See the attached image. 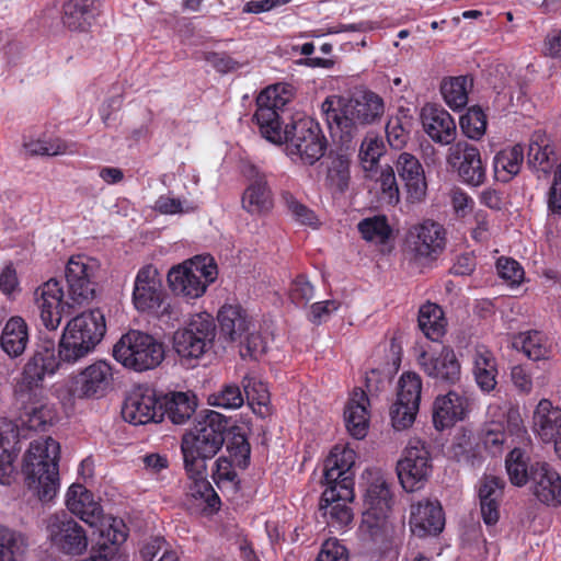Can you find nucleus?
Listing matches in <instances>:
<instances>
[{
	"label": "nucleus",
	"mask_w": 561,
	"mask_h": 561,
	"mask_svg": "<svg viewBox=\"0 0 561 561\" xmlns=\"http://www.w3.org/2000/svg\"><path fill=\"white\" fill-rule=\"evenodd\" d=\"M255 104L253 122L262 137L275 145L286 144L287 154L294 162L311 167L324 156L328 140L319 123L300 114L286 117V101L276 88L261 91Z\"/></svg>",
	"instance_id": "1"
},
{
	"label": "nucleus",
	"mask_w": 561,
	"mask_h": 561,
	"mask_svg": "<svg viewBox=\"0 0 561 561\" xmlns=\"http://www.w3.org/2000/svg\"><path fill=\"white\" fill-rule=\"evenodd\" d=\"M228 420L216 411H207L194 428L182 436L181 451L184 469L194 481L193 495L206 503L210 513L220 508L221 501L206 479V460L211 459L225 443Z\"/></svg>",
	"instance_id": "2"
},
{
	"label": "nucleus",
	"mask_w": 561,
	"mask_h": 561,
	"mask_svg": "<svg viewBox=\"0 0 561 561\" xmlns=\"http://www.w3.org/2000/svg\"><path fill=\"white\" fill-rule=\"evenodd\" d=\"M382 96L367 88H356L350 95L331 94L321 103V114L333 135L352 142L360 126L379 124L385 115Z\"/></svg>",
	"instance_id": "3"
},
{
	"label": "nucleus",
	"mask_w": 561,
	"mask_h": 561,
	"mask_svg": "<svg viewBox=\"0 0 561 561\" xmlns=\"http://www.w3.org/2000/svg\"><path fill=\"white\" fill-rule=\"evenodd\" d=\"M59 458L60 445L51 437L32 442L24 456L26 485L43 503L50 502L59 491Z\"/></svg>",
	"instance_id": "4"
},
{
	"label": "nucleus",
	"mask_w": 561,
	"mask_h": 561,
	"mask_svg": "<svg viewBox=\"0 0 561 561\" xmlns=\"http://www.w3.org/2000/svg\"><path fill=\"white\" fill-rule=\"evenodd\" d=\"M106 332L105 317L100 309L84 311L72 318L59 340L62 363L75 364L89 355Z\"/></svg>",
	"instance_id": "5"
},
{
	"label": "nucleus",
	"mask_w": 561,
	"mask_h": 561,
	"mask_svg": "<svg viewBox=\"0 0 561 561\" xmlns=\"http://www.w3.org/2000/svg\"><path fill=\"white\" fill-rule=\"evenodd\" d=\"M62 360L56 354L55 342L49 339L36 344L32 355L23 366L21 377L14 387L16 400L25 402L41 396L46 377H51L59 369Z\"/></svg>",
	"instance_id": "6"
},
{
	"label": "nucleus",
	"mask_w": 561,
	"mask_h": 561,
	"mask_svg": "<svg viewBox=\"0 0 561 561\" xmlns=\"http://www.w3.org/2000/svg\"><path fill=\"white\" fill-rule=\"evenodd\" d=\"M163 343L152 335L129 330L113 347L114 358L124 367L135 371H146L158 367L164 359Z\"/></svg>",
	"instance_id": "7"
},
{
	"label": "nucleus",
	"mask_w": 561,
	"mask_h": 561,
	"mask_svg": "<svg viewBox=\"0 0 561 561\" xmlns=\"http://www.w3.org/2000/svg\"><path fill=\"white\" fill-rule=\"evenodd\" d=\"M217 275V264L210 255H196L173 266L168 273V283L174 295L196 299L206 293Z\"/></svg>",
	"instance_id": "8"
},
{
	"label": "nucleus",
	"mask_w": 561,
	"mask_h": 561,
	"mask_svg": "<svg viewBox=\"0 0 561 561\" xmlns=\"http://www.w3.org/2000/svg\"><path fill=\"white\" fill-rule=\"evenodd\" d=\"M215 336L214 319L208 313H198L174 333L173 346L181 358L197 359L213 346Z\"/></svg>",
	"instance_id": "9"
},
{
	"label": "nucleus",
	"mask_w": 561,
	"mask_h": 561,
	"mask_svg": "<svg viewBox=\"0 0 561 561\" xmlns=\"http://www.w3.org/2000/svg\"><path fill=\"white\" fill-rule=\"evenodd\" d=\"M422 378L413 371L403 373L398 381L397 400L390 408L392 426L398 430L410 427L420 409Z\"/></svg>",
	"instance_id": "10"
},
{
	"label": "nucleus",
	"mask_w": 561,
	"mask_h": 561,
	"mask_svg": "<svg viewBox=\"0 0 561 561\" xmlns=\"http://www.w3.org/2000/svg\"><path fill=\"white\" fill-rule=\"evenodd\" d=\"M46 530L51 545L65 554L78 556L88 547L85 529L67 513L50 515Z\"/></svg>",
	"instance_id": "11"
},
{
	"label": "nucleus",
	"mask_w": 561,
	"mask_h": 561,
	"mask_svg": "<svg viewBox=\"0 0 561 561\" xmlns=\"http://www.w3.org/2000/svg\"><path fill=\"white\" fill-rule=\"evenodd\" d=\"M356 453L344 446H334L324 460L322 483L335 485L345 499H354V472Z\"/></svg>",
	"instance_id": "12"
},
{
	"label": "nucleus",
	"mask_w": 561,
	"mask_h": 561,
	"mask_svg": "<svg viewBox=\"0 0 561 561\" xmlns=\"http://www.w3.org/2000/svg\"><path fill=\"white\" fill-rule=\"evenodd\" d=\"M432 472L428 450L424 445L409 444L403 457L397 463V473L402 488L407 492L422 489Z\"/></svg>",
	"instance_id": "13"
},
{
	"label": "nucleus",
	"mask_w": 561,
	"mask_h": 561,
	"mask_svg": "<svg viewBox=\"0 0 561 561\" xmlns=\"http://www.w3.org/2000/svg\"><path fill=\"white\" fill-rule=\"evenodd\" d=\"M447 162L457 170L461 182L469 186H481L486 181V164L480 150L467 141H458L449 148Z\"/></svg>",
	"instance_id": "14"
},
{
	"label": "nucleus",
	"mask_w": 561,
	"mask_h": 561,
	"mask_svg": "<svg viewBox=\"0 0 561 561\" xmlns=\"http://www.w3.org/2000/svg\"><path fill=\"white\" fill-rule=\"evenodd\" d=\"M34 300L39 310L41 321L49 331L57 330L66 309L75 307L65 296L64 289L56 278H50L37 287Z\"/></svg>",
	"instance_id": "15"
},
{
	"label": "nucleus",
	"mask_w": 561,
	"mask_h": 561,
	"mask_svg": "<svg viewBox=\"0 0 561 561\" xmlns=\"http://www.w3.org/2000/svg\"><path fill=\"white\" fill-rule=\"evenodd\" d=\"M165 298L158 270L149 264L142 266L136 275L133 290V304L140 312L158 313Z\"/></svg>",
	"instance_id": "16"
},
{
	"label": "nucleus",
	"mask_w": 561,
	"mask_h": 561,
	"mask_svg": "<svg viewBox=\"0 0 561 561\" xmlns=\"http://www.w3.org/2000/svg\"><path fill=\"white\" fill-rule=\"evenodd\" d=\"M94 266L84 255H73L69 259L65 277L68 286L67 298L73 306H81L94 297V284L92 277Z\"/></svg>",
	"instance_id": "17"
},
{
	"label": "nucleus",
	"mask_w": 561,
	"mask_h": 561,
	"mask_svg": "<svg viewBox=\"0 0 561 561\" xmlns=\"http://www.w3.org/2000/svg\"><path fill=\"white\" fill-rule=\"evenodd\" d=\"M113 382V370L105 360H98L85 367L71 382V393L80 399L105 396Z\"/></svg>",
	"instance_id": "18"
},
{
	"label": "nucleus",
	"mask_w": 561,
	"mask_h": 561,
	"mask_svg": "<svg viewBox=\"0 0 561 561\" xmlns=\"http://www.w3.org/2000/svg\"><path fill=\"white\" fill-rule=\"evenodd\" d=\"M243 175L249 181L241 199L243 209L251 215L270 213L274 202L266 174L250 163L244 167Z\"/></svg>",
	"instance_id": "19"
},
{
	"label": "nucleus",
	"mask_w": 561,
	"mask_h": 561,
	"mask_svg": "<svg viewBox=\"0 0 561 561\" xmlns=\"http://www.w3.org/2000/svg\"><path fill=\"white\" fill-rule=\"evenodd\" d=\"M417 362L423 371L436 382L455 385L460 379V363L449 346H442L439 351H423Z\"/></svg>",
	"instance_id": "20"
},
{
	"label": "nucleus",
	"mask_w": 561,
	"mask_h": 561,
	"mask_svg": "<svg viewBox=\"0 0 561 561\" xmlns=\"http://www.w3.org/2000/svg\"><path fill=\"white\" fill-rule=\"evenodd\" d=\"M409 525L419 538L437 536L445 527V514L438 500L423 499L411 505Z\"/></svg>",
	"instance_id": "21"
},
{
	"label": "nucleus",
	"mask_w": 561,
	"mask_h": 561,
	"mask_svg": "<svg viewBox=\"0 0 561 561\" xmlns=\"http://www.w3.org/2000/svg\"><path fill=\"white\" fill-rule=\"evenodd\" d=\"M122 416L126 422L134 425L161 422L163 412L160 399L153 391H135L125 399Z\"/></svg>",
	"instance_id": "22"
},
{
	"label": "nucleus",
	"mask_w": 561,
	"mask_h": 561,
	"mask_svg": "<svg viewBox=\"0 0 561 561\" xmlns=\"http://www.w3.org/2000/svg\"><path fill=\"white\" fill-rule=\"evenodd\" d=\"M471 398L466 391L450 390L438 396L433 404V424L436 430L443 431L458 421L465 420L470 411Z\"/></svg>",
	"instance_id": "23"
},
{
	"label": "nucleus",
	"mask_w": 561,
	"mask_h": 561,
	"mask_svg": "<svg viewBox=\"0 0 561 561\" xmlns=\"http://www.w3.org/2000/svg\"><path fill=\"white\" fill-rule=\"evenodd\" d=\"M536 499L548 506L561 505V474L548 462L536 461L530 476Z\"/></svg>",
	"instance_id": "24"
},
{
	"label": "nucleus",
	"mask_w": 561,
	"mask_h": 561,
	"mask_svg": "<svg viewBox=\"0 0 561 561\" xmlns=\"http://www.w3.org/2000/svg\"><path fill=\"white\" fill-rule=\"evenodd\" d=\"M446 245L445 228L433 220H425L415 227L412 249L416 259L436 260Z\"/></svg>",
	"instance_id": "25"
},
{
	"label": "nucleus",
	"mask_w": 561,
	"mask_h": 561,
	"mask_svg": "<svg viewBox=\"0 0 561 561\" xmlns=\"http://www.w3.org/2000/svg\"><path fill=\"white\" fill-rule=\"evenodd\" d=\"M396 170L404 184L409 202L423 201L427 192V182L420 160L409 152H401L396 160Z\"/></svg>",
	"instance_id": "26"
},
{
	"label": "nucleus",
	"mask_w": 561,
	"mask_h": 561,
	"mask_svg": "<svg viewBox=\"0 0 561 561\" xmlns=\"http://www.w3.org/2000/svg\"><path fill=\"white\" fill-rule=\"evenodd\" d=\"M424 131L436 144L450 145L457 135L453 116L442 106L426 104L421 112Z\"/></svg>",
	"instance_id": "27"
},
{
	"label": "nucleus",
	"mask_w": 561,
	"mask_h": 561,
	"mask_svg": "<svg viewBox=\"0 0 561 561\" xmlns=\"http://www.w3.org/2000/svg\"><path fill=\"white\" fill-rule=\"evenodd\" d=\"M533 431L545 444L561 443V408L549 399H541L533 414Z\"/></svg>",
	"instance_id": "28"
},
{
	"label": "nucleus",
	"mask_w": 561,
	"mask_h": 561,
	"mask_svg": "<svg viewBox=\"0 0 561 561\" xmlns=\"http://www.w3.org/2000/svg\"><path fill=\"white\" fill-rule=\"evenodd\" d=\"M101 0H67L62 4V24L70 31L87 32L101 13Z\"/></svg>",
	"instance_id": "29"
},
{
	"label": "nucleus",
	"mask_w": 561,
	"mask_h": 561,
	"mask_svg": "<svg viewBox=\"0 0 561 561\" xmlns=\"http://www.w3.org/2000/svg\"><path fill=\"white\" fill-rule=\"evenodd\" d=\"M505 481L496 476L485 474L479 483L481 516L485 525L493 526L500 519V507Z\"/></svg>",
	"instance_id": "30"
},
{
	"label": "nucleus",
	"mask_w": 561,
	"mask_h": 561,
	"mask_svg": "<svg viewBox=\"0 0 561 561\" xmlns=\"http://www.w3.org/2000/svg\"><path fill=\"white\" fill-rule=\"evenodd\" d=\"M67 508L81 520L94 526L102 517L103 508L94 494L84 485L75 483L66 494Z\"/></svg>",
	"instance_id": "31"
},
{
	"label": "nucleus",
	"mask_w": 561,
	"mask_h": 561,
	"mask_svg": "<svg viewBox=\"0 0 561 561\" xmlns=\"http://www.w3.org/2000/svg\"><path fill=\"white\" fill-rule=\"evenodd\" d=\"M369 399L360 388H355L344 409L347 432L356 439H363L369 427Z\"/></svg>",
	"instance_id": "32"
},
{
	"label": "nucleus",
	"mask_w": 561,
	"mask_h": 561,
	"mask_svg": "<svg viewBox=\"0 0 561 561\" xmlns=\"http://www.w3.org/2000/svg\"><path fill=\"white\" fill-rule=\"evenodd\" d=\"M354 499H345L335 485L325 486L320 501L319 510L329 516L328 524L336 528H345L353 522V511L347 505Z\"/></svg>",
	"instance_id": "33"
},
{
	"label": "nucleus",
	"mask_w": 561,
	"mask_h": 561,
	"mask_svg": "<svg viewBox=\"0 0 561 561\" xmlns=\"http://www.w3.org/2000/svg\"><path fill=\"white\" fill-rule=\"evenodd\" d=\"M360 528L368 535L370 549L380 556L386 554L394 545V527L389 516H371L364 513Z\"/></svg>",
	"instance_id": "34"
},
{
	"label": "nucleus",
	"mask_w": 561,
	"mask_h": 561,
	"mask_svg": "<svg viewBox=\"0 0 561 561\" xmlns=\"http://www.w3.org/2000/svg\"><path fill=\"white\" fill-rule=\"evenodd\" d=\"M220 333L229 342L242 343L252 327V320L240 305H224L217 316Z\"/></svg>",
	"instance_id": "35"
},
{
	"label": "nucleus",
	"mask_w": 561,
	"mask_h": 561,
	"mask_svg": "<svg viewBox=\"0 0 561 561\" xmlns=\"http://www.w3.org/2000/svg\"><path fill=\"white\" fill-rule=\"evenodd\" d=\"M30 343V328L20 316L11 317L0 334V347L11 358L22 356Z\"/></svg>",
	"instance_id": "36"
},
{
	"label": "nucleus",
	"mask_w": 561,
	"mask_h": 561,
	"mask_svg": "<svg viewBox=\"0 0 561 561\" xmlns=\"http://www.w3.org/2000/svg\"><path fill=\"white\" fill-rule=\"evenodd\" d=\"M340 146L331 157V164L328 170V181L340 193L348 188L351 180V161L356 144L346 142L339 137Z\"/></svg>",
	"instance_id": "37"
},
{
	"label": "nucleus",
	"mask_w": 561,
	"mask_h": 561,
	"mask_svg": "<svg viewBox=\"0 0 561 561\" xmlns=\"http://www.w3.org/2000/svg\"><path fill=\"white\" fill-rule=\"evenodd\" d=\"M524 162V148L517 144L500 150L493 158L494 178L502 183H508L516 176Z\"/></svg>",
	"instance_id": "38"
},
{
	"label": "nucleus",
	"mask_w": 561,
	"mask_h": 561,
	"mask_svg": "<svg viewBox=\"0 0 561 561\" xmlns=\"http://www.w3.org/2000/svg\"><path fill=\"white\" fill-rule=\"evenodd\" d=\"M163 416L176 425L186 423L195 412L196 402L185 392H170L160 399Z\"/></svg>",
	"instance_id": "39"
},
{
	"label": "nucleus",
	"mask_w": 561,
	"mask_h": 561,
	"mask_svg": "<svg viewBox=\"0 0 561 561\" xmlns=\"http://www.w3.org/2000/svg\"><path fill=\"white\" fill-rule=\"evenodd\" d=\"M392 504L390 486L383 479H376L369 484L365 494V513H371V516H389Z\"/></svg>",
	"instance_id": "40"
},
{
	"label": "nucleus",
	"mask_w": 561,
	"mask_h": 561,
	"mask_svg": "<svg viewBox=\"0 0 561 561\" xmlns=\"http://www.w3.org/2000/svg\"><path fill=\"white\" fill-rule=\"evenodd\" d=\"M417 323L424 335L432 341H438L445 334L447 324L443 309L434 302L420 307Z\"/></svg>",
	"instance_id": "41"
},
{
	"label": "nucleus",
	"mask_w": 561,
	"mask_h": 561,
	"mask_svg": "<svg viewBox=\"0 0 561 561\" xmlns=\"http://www.w3.org/2000/svg\"><path fill=\"white\" fill-rule=\"evenodd\" d=\"M473 371L477 383L482 391L490 392L495 388L497 369L492 352L486 348L476 352Z\"/></svg>",
	"instance_id": "42"
},
{
	"label": "nucleus",
	"mask_w": 561,
	"mask_h": 561,
	"mask_svg": "<svg viewBox=\"0 0 561 561\" xmlns=\"http://www.w3.org/2000/svg\"><path fill=\"white\" fill-rule=\"evenodd\" d=\"M505 468L512 484L523 486L530 482L534 463H529V457L519 447H514L507 454Z\"/></svg>",
	"instance_id": "43"
},
{
	"label": "nucleus",
	"mask_w": 561,
	"mask_h": 561,
	"mask_svg": "<svg viewBox=\"0 0 561 561\" xmlns=\"http://www.w3.org/2000/svg\"><path fill=\"white\" fill-rule=\"evenodd\" d=\"M39 397L21 402L23 404L22 424L32 431H45L53 419L50 410L39 400Z\"/></svg>",
	"instance_id": "44"
},
{
	"label": "nucleus",
	"mask_w": 561,
	"mask_h": 561,
	"mask_svg": "<svg viewBox=\"0 0 561 561\" xmlns=\"http://www.w3.org/2000/svg\"><path fill=\"white\" fill-rule=\"evenodd\" d=\"M472 85V79L467 76L453 77L444 80L440 92L449 107L462 108L468 103V89Z\"/></svg>",
	"instance_id": "45"
},
{
	"label": "nucleus",
	"mask_w": 561,
	"mask_h": 561,
	"mask_svg": "<svg viewBox=\"0 0 561 561\" xmlns=\"http://www.w3.org/2000/svg\"><path fill=\"white\" fill-rule=\"evenodd\" d=\"M26 547V539L21 533L0 525V561H19Z\"/></svg>",
	"instance_id": "46"
},
{
	"label": "nucleus",
	"mask_w": 561,
	"mask_h": 561,
	"mask_svg": "<svg viewBox=\"0 0 561 561\" xmlns=\"http://www.w3.org/2000/svg\"><path fill=\"white\" fill-rule=\"evenodd\" d=\"M386 152V146L381 137L368 133L360 142L358 159L365 171H373L378 167L380 158Z\"/></svg>",
	"instance_id": "47"
},
{
	"label": "nucleus",
	"mask_w": 561,
	"mask_h": 561,
	"mask_svg": "<svg viewBox=\"0 0 561 561\" xmlns=\"http://www.w3.org/2000/svg\"><path fill=\"white\" fill-rule=\"evenodd\" d=\"M557 163V152L552 146L542 140L530 141L528 148V164L536 171L549 174Z\"/></svg>",
	"instance_id": "48"
},
{
	"label": "nucleus",
	"mask_w": 561,
	"mask_h": 561,
	"mask_svg": "<svg viewBox=\"0 0 561 561\" xmlns=\"http://www.w3.org/2000/svg\"><path fill=\"white\" fill-rule=\"evenodd\" d=\"M516 347L533 360L543 359L549 354V344L546 335L540 331L520 333L514 341Z\"/></svg>",
	"instance_id": "49"
},
{
	"label": "nucleus",
	"mask_w": 561,
	"mask_h": 561,
	"mask_svg": "<svg viewBox=\"0 0 561 561\" xmlns=\"http://www.w3.org/2000/svg\"><path fill=\"white\" fill-rule=\"evenodd\" d=\"M480 442L492 456L501 455L506 442V431L502 421H486L480 432Z\"/></svg>",
	"instance_id": "50"
},
{
	"label": "nucleus",
	"mask_w": 561,
	"mask_h": 561,
	"mask_svg": "<svg viewBox=\"0 0 561 561\" xmlns=\"http://www.w3.org/2000/svg\"><path fill=\"white\" fill-rule=\"evenodd\" d=\"M486 114L478 105L469 107L460 117L462 133L472 140H480L486 131Z\"/></svg>",
	"instance_id": "51"
},
{
	"label": "nucleus",
	"mask_w": 561,
	"mask_h": 561,
	"mask_svg": "<svg viewBox=\"0 0 561 561\" xmlns=\"http://www.w3.org/2000/svg\"><path fill=\"white\" fill-rule=\"evenodd\" d=\"M357 228L363 239L367 241L383 243L391 234L388 219L383 215L365 218L358 222Z\"/></svg>",
	"instance_id": "52"
},
{
	"label": "nucleus",
	"mask_w": 561,
	"mask_h": 561,
	"mask_svg": "<svg viewBox=\"0 0 561 561\" xmlns=\"http://www.w3.org/2000/svg\"><path fill=\"white\" fill-rule=\"evenodd\" d=\"M75 144H69L62 139L35 140L25 144V149L31 156H58L72 154L76 152Z\"/></svg>",
	"instance_id": "53"
},
{
	"label": "nucleus",
	"mask_w": 561,
	"mask_h": 561,
	"mask_svg": "<svg viewBox=\"0 0 561 561\" xmlns=\"http://www.w3.org/2000/svg\"><path fill=\"white\" fill-rule=\"evenodd\" d=\"M411 122L407 116H392L386 125L388 142L393 149H402L410 139Z\"/></svg>",
	"instance_id": "54"
},
{
	"label": "nucleus",
	"mask_w": 561,
	"mask_h": 561,
	"mask_svg": "<svg viewBox=\"0 0 561 561\" xmlns=\"http://www.w3.org/2000/svg\"><path fill=\"white\" fill-rule=\"evenodd\" d=\"M227 453L229 459L241 469L248 468L250 463L251 446L243 434H233L227 443Z\"/></svg>",
	"instance_id": "55"
},
{
	"label": "nucleus",
	"mask_w": 561,
	"mask_h": 561,
	"mask_svg": "<svg viewBox=\"0 0 561 561\" xmlns=\"http://www.w3.org/2000/svg\"><path fill=\"white\" fill-rule=\"evenodd\" d=\"M380 199L391 206L400 202V191L394 171L391 167L383 169L379 176Z\"/></svg>",
	"instance_id": "56"
},
{
	"label": "nucleus",
	"mask_w": 561,
	"mask_h": 561,
	"mask_svg": "<svg viewBox=\"0 0 561 561\" xmlns=\"http://www.w3.org/2000/svg\"><path fill=\"white\" fill-rule=\"evenodd\" d=\"M210 403L224 409L240 408L243 402V394L237 385H226L218 393L210 398Z\"/></svg>",
	"instance_id": "57"
},
{
	"label": "nucleus",
	"mask_w": 561,
	"mask_h": 561,
	"mask_svg": "<svg viewBox=\"0 0 561 561\" xmlns=\"http://www.w3.org/2000/svg\"><path fill=\"white\" fill-rule=\"evenodd\" d=\"M496 270L499 276L511 285H519L525 276L523 266L512 257L497 259Z\"/></svg>",
	"instance_id": "58"
},
{
	"label": "nucleus",
	"mask_w": 561,
	"mask_h": 561,
	"mask_svg": "<svg viewBox=\"0 0 561 561\" xmlns=\"http://www.w3.org/2000/svg\"><path fill=\"white\" fill-rule=\"evenodd\" d=\"M314 295V288L302 274L297 275L293 280L289 297L296 306H306Z\"/></svg>",
	"instance_id": "59"
},
{
	"label": "nucleus",
	"mask_w": 561,
	"mask_h": 561,
	"mask_svg": "<svg viewBox=\"0 0 561 561\" xmlns=\"http://www.w3.org/2000/svg\"><path fill=\"white\" fill-rule=\"evenodd\" d=\"M242 386L247 399L252 403L255 402L259 405H266L270 401V392L266 383L256 380L254 377L245 376L242 379Z\"/></svg>",
	"instance_id": "60"
},
{
	"label": "nucleus",
	"mask_w": 561,
	"mask_h": 561,
	"mask_svg": "<svg viewBox=\"0 0 561 561\" xmlns=\"http://www.w3.org/2000/svg\"><path fill=\"white\" fill-rule=\"evenodd\" d=\"M504 420L506 421L507 431L511 435L516 436L519 443L529 442L528 432L518 405L510 404Z\"/></svg>",
	"instance_id": "61"
},
{
	"label": "nucleus",
	"mask_w": 561,
	"mask_h": 561,
	"mask_svg": "<svg viewBox=\"0 0 561 561\" xmlns=\"http://www.w3.org/2000/svg\"><path fill=\"white\" fill-rule=\"evenodd\" d=\"M283 198L288 210L291 213V215L295 217L297 221L308 226H312L313 224H316V214L306 205L298 202L293 194L287 192L283 195Z\"/></svg>",
	"instance_id": "62"
},
{
	"label": "nucleus",
	"mask_w": 561,
	"mask_h": 561,
	"mask_svg": "<svg viewBox=\"0 0 561 561\" xmlns=\"http://www.w3.org/2000/svg\"><path fill=\"white\" fill-rule=\"evenodd\" d=\"M340 306V301L334 299L314 302L310 306L308 320L316 325L327 322L331 314L339 310Z\"/></svg>",
	"instance_id": "63"
},
{
	"label": "nucleus",
	"mask_w": 561,
	"mask_h": 561,
	"mask_svg": "<svg viewBox=\"0 0 561 561\" xmlns=\"http://www.w3.org/2000/svg\"><path fill=\"white\" fill-rule=\"evenodd\" d=\"M316 561H348V551L336 539H329L322 543Z\"/></svg>",
	"instance_id": "64"
}]
</instances>
